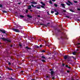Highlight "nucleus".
Segmentation results:
<instances>
[{
	"mask_svg": "<svg viewBox=\"0 0 80 80\" xmlns=\"http://www.w3.org/2000/svg\"><path fill=\"white\" fill-rule=\"evenodd\" d=\"M52 2H55V0H52Z\"/></svg>",
	"mask_w": 80,
	"mask_h": 80,
	"instance_id": "13d9d810",
	"label": "nucleus"
},
{
	"mask_svg": "<svg viewBox=\"0 0 80 80\" xmlns=\"http://www.w3.org/2000/svg\"><path fill=\"white\" fill-rule=\"evenodd\" d=\"M52 79H53V80H54V79H55V77H52Z\"/></svg>",
	"mask_w": 80,
	"mask_h": 80,
	"instance_id": "c03bdc74",
	"label": "nucleus"
},
{
	"mask_svg": "<svg viewBox=\"0 0 80 80\" xmlns=\"http://www.w3.org/2000/svg\"><path fill=\"white\" fill-rule=\"evenodd\" d=\"M27 16L28 17L30 18H32V16H30L29 15H27Z\"/></svg>",
	"mask_w": 80,
	"mask_h": 80,
	"instance_id": "0eeeda50",
	"label": "nucleus"
},
{
	"mask_svg": "<svg viewBox=\"0 0 80 80\" xmlns=\"http://www.w3.org/2000/svg\"><path fill=\"white\" fill-rule=\"evenodd\" d=\"M65 64H62V66H65Z\"/></svg>",
	"mask_w": 80,
	"mask_h": 80,
	"instance_id": "4d7b16f0",
	"label": "nucleus"
},
{
	"mask_svg": "<svg viewBox=\"0 0 80 80\" xmlns=\"http://www.w3.org/2000/svg\"><path fill=\"white\" fill-rule=\"evenodd\" d=\"M19 45L20 46V47H22V45L21 44H19Z\"/></svg>",
	"mask_w": 80,
	"mask_h": 80,
	"instance_id": "ea45409f",
	"label": "nucleus"
},
{
	"mask_svg": "<svg viewBox=\"0 0 80 80\" xmlns=\"http://www.w3.org/2000/svg\"><path fill=\"white\" fill-rule=\"evenodd\" d=\"M20 17L21 18H24V16L22 15H20Z\"/></svg>",
	"mask_w": 80,
	"mask_h": 80,
	"instance_id": "aec40b11",
	"label": "nucleus"
},
{
	"mask_svg": "<svg viewBox=\"0 0 80 80\" xmlns=\"http://www.w3.org/2000/svg\"><path fill=\"white\" fill-rule=\"evenodd\" d=\"M20 3H21V2H19L18 3V4H19V5H20Z\"/></svg>",
	"mask_w": 80,
	"mask_h": 80,
	"instance_id": "6e6d98bb",
	"label": "nucleus"
},
{
	"mask_svg": "<svg viewBox=\"0 0 80 80\" xmlns=\"http://www.w3.org/2000/svg\"><path fill=\"white\" fill-rule=\"evenodd\" d=\"M46 78H50V76H46Z\"/></svg>",
	"mask_w": 80,
	"mask_h": 80,
	"instance_id": "c756f323",
	"label": "nucleus"
},
{
	"mask_svg": "<svg viewBox=\"0 0 80 80\" xmlns=\"http://www.w3.org/2000/svg\"><path fill=\"white\" fill-rule=\"evenodd\" d=\"M0 39H2V40L4 41H7L8 42H11L10 40L6 39L4 38H0Z\"/></svg>",
	"mask_w": 80,
	"mask_h": 80,
	"instance_id": "f257e3e1",
	"label": "nucleus"
},
{
	"mask_svg": "<svg viewBox=\"0 0 80 80\" xmlns=\"http://www.w3.org/2000/svg\"><path fill=\"white\" fill-rule=\"evenodd\" d=\"M54 5L55 7H58V5H57V4H54Z\"/></svg>",
	"mask_w": 80,
	"mask_h": 80,
	"instance_id": "6ab92c4d",
	"label": "nucleus"
},
{
	"mask_svg": "<svg viewBox=\"0 0 80 80\" xmlns=\"http://www.w3.org/2000/svg\"><path fill=\"white\" fill-rule=\"evenodd\" d=\"M31 6H32V7H34V5H33V4H32V5H31Z\"/></svg>",
	"mask_w": 80,
	"mask_h": 80,
	"instance_id": "3c124183",
	"label": "nucleus"
},
{
	"mask_svg": "<svg viewBox=\"0 0 80 80\" xmlns=\"http://www.w3.org/2000/svg\"><path fill=\"white\" fill-rule=\"evenodd\" d=\"M47 25L44 24H41V23H40V25H43L44 26H45V27H48V24H50V23H48Z\"/></svg>",
	"mask_w": 80,
	"mask_h": 80,
	"instance_id": "20e7f679",
	"label": "nucleus"
},
{
	"mask_svg": "<svg viewBox=\"0 0 80 80\" xmlns=\"http://www.w3.org/2000/svg\"><path fill=\"white\" fill-rule=\"evenodd\" d=\"M68 68H69V69H70V68H71V67H68Z\"/></svg>",
	"mask_w": 80,
	"mask_h": 80,
	"instance_id": "49530a36",
	"label": "nucleus"
},
{
	"mask_svg": "<svg viewBox=\"0 0 80 80\" xmlns=\"http://www.w3.org/2000/svg\"><path fill=\"white\" fill-rule=\"evenodd\" d=\"M37 8H38L39 9H40V8L39 7H37Z\"/></svg>",
	"mask_w": 80,
	"mask_h": 80,
	"instance_id": "864d4df0",
	"label": "nucleus"
},
{
	"mask_svg": "<svg viewBox=\"0 0 80 80\" xmlns=\"http://www.w3.org/2000/svg\"><path fill=\"white\" fill-rule=\"evenodd\" d=\"M66 18H70V17L69 16H66Z\"/></svg>",
	"mask_w": 80,
	"mask_h": 80,
	"instance_id": "4c0bfd02",
	"label": "nucleus"
},
{
	"mask_svg": "<svg viewBox=\"0 0 80 80\" xmlns=\"http://www.w3.org/2000/svg\"><path fill=\"white\" fill-rule=\"evenodd\" d=\"M42 52H45V51L43 50L42 51Z\"/></svg>",
	"mask_w": 80,
	"mask_h": 80,
	"instance_id": "58836bf2",
	"label": "nucleus"
},
{
	"mask_svg": "<svg viewBox=\"0 0 80 80\" xmlns=\"http://www.w3.org/2000/svg\"><path fill=\"white\" fill-rule=\"evenodd\" d=\"M38 17H40V15H38Z\"/></svg>",
	"mask_w": 80,
	"mask_h": 80,
	"instance_id": "69168bd1",
	"label": "nucleus"
},
{
	"mask_svg": "<svg viewBox=\"0 0 80 80\" xmlns=\"http://www.w3.org/2000/svg\"><path fill=\"white\" fill-rule=\"evenodd\" d=\"M55 76H54V75H51V77H55Z\"/></svg>",
	"mask_w": 80,
	"mask_h": 80,
	"instance_id": "a19ab883",
	"label": "nucleus"
},
{
	"mask_svg": "<svg viewBox=\"0 0 80 80\" xmlns=\"http://www.w3.org/2000/svg\"><path fill=\"white\" fill-rule=\"evenodd\" d=\"M35 48H39V46L37 45H35Z\"/></svg>",
	"mask_w": 80,
	"mask_h": 80,
	"instance_id": "a211bd4d",
	"label": "nucleus"
},
{
	"mask_svg": "<svg viewBox=\"0 0 80 80\" xmlns=\"http://www.w3.org/2000/svg\"><path fill=\"white\" fill-rule=\"evenodd\" d=\"M77 10L80 11V8H78Z\"/></svg>",
	"mask_w": 80,
	"mask_h": 80,
	"instance_id": "de8ad7c7",
	"label": "nucleus"
},
{
	"mask_svg": "<svg viewBox=\"0 0 80 80\" xmlns=\"http://www.w3.org/2000/svg\"><path fill=\"white\" fill-rule=\"evenodd\" d=\"M71 5H73V4H72V3L71 2L70 3Z\"/></svg>",
	"mask_w": 80,
	"mask_h": 80,
	"instance_id": "e2e57ef3",
	"label": "nucleus"
},
{
	"mask_svg": "<svg viewBox=\"0 0 80 80\" xmlns=\"http://www.w3.org/2000/svg\"><path fill=\"white\" fill-rule=\"evenodd\" d=\"M0 31L3 33H5L6 34V31H5V30L3 29H0Z\"/></svg>",
	"mask_w": 80,
	"mask_h": 80,
	"instance_id": "7ed1b4c3",
	"label": "nucleus"
},
{
	"mask_svg": "<svg viewBox=\"0 0 80 80\" xmlns=\"http://www.w3.org/2000/svg\"><path fill=\"white\" fill-rule=\"evenodd\" d=\"M67 72H68V73H69L70 72V71H67Z\"/></svg>",
	"mask_w": 80,
	"mask_h": 80,
	"instance_id": "5fc2aeb1",
	"label": "nucleus"
},
{
	"mask_svg": "<svg viewBox=\"0 0 80 80\" xmlns=\"http://www.w3.org/2000/svg\"><path fill=\"white\" fill-rule=\"evenodd\" d=\"M45 42V44L46 45H48V42H46L45 41H44Z\"/></svg>",
	"mask_w": 80,
	"mask_h": 80,
	"instance_id": "b1692460",
	"label": "nucleus"
},
{
	"mask_svg": "<svg viewBox=\"0 0 80 80\" xmlns=\"http://www.w3.org/2000/svg\"><path fill=\"white\" fill-rule=\"evenodd\" d=\"M61 6L63 8H65V4H61Z\"/></svg>",
	"mask_w": 80,
	"mask_h": 80,
	"instance_id": "6e6552de",
	"label": "nucleus"
},
{
	"mask_svg": "<svg viewBox=\"0 0 80 80\" xmlns=\"http://www.w3.org/2000/svg\"><path fill=\"white\" fill-rule=\"evenodd\" d=\"M63 12H66V11L65 10H63Z\"/></svg>",
	"mask_w": 80,
	"mask_h": 80,
	"instance_id": "09e8293b",
	"label": "nucleus"
},
{
	"mask_svg": "<svg viewBox=\"0 0 80 80\" xmlns=\"http://www.w3.org/2000/svg\"><path fill=\"white\" fill-rule=\"evenodd\" d=\"M40 3L42 4V5H43V6H45V3H44L43 2H41Z\"/></svg>",
	"mask_w": 80,
	"mask_h": 80,
	"instance_id": "9b49d317",
	"label": "nucleus"
},
{
	"mask_svg": "<svg viewBox=\"0 0 80 80\" xmlns=\"http://www.w3.org/2000/svg\"><path fill=\"white\" fill-rule=\"evenodd\" d=\"M78 45H80V43H78Z\"/></svg>",
	"mask_w": 80,
	"mask_h": 80,
	"instance_id": "774afa93",
	"label": "nucleus"
},
{
	"mask_svg": "<svg viewBox=\"0 0 80 80\" xmlns=\"http://www.w3.org/2000/svg\"><path fill=\"white\" fill-rule=\"evenodd\" d=\"M68 2L69 3H70L71 2H70V1L69 0L68 1Z\"/></svg>",
	"mask_w": 80,
	"mask_h": 80,
	"instance_id": "c9c22d12",
	"label": "nucleus"
},
{
	"mask_svg": "<svg viewBox=\"0 0 80 80\" xmlns=\"http://www.w3.org/2000/svg\"><path fill=\"white\" fill-rule=\"evenodd\" d=\"M51 13H54V11H51Z\"/></svg>",
	"mask_w": 80,
	"mask_h": 80,
	"instance_id": "e433bc0d",
	"label": "nucleus"
},
{
	"mask_svg": "<svg viewBox=\"0 0 80 80\" xmlns=\"http://www.w3.org/2000/svg\"><path fill=\"white\" fill-rule=\"evenodd\" d=\"M28 12V10H26V12L27 13V12Z\"/></svg>",
	"mask_w": 80,
	"mask_h": 80,
	"instance_id": "79ce46f5",
	"label": "nucleus"
},
{
	"mask_svg": "<svg viewBox=\"0 0 80 80\" xmlns=\"http://www.w3.org/2000/svg\"><path fill=\"white\" fill-rule=\"evenodd\" d=\"M49 3H50V4H52V2L51 1H49Z\"/></svg>",
	"mask_w": 80,
	"mask_h": 80,
	"instance_id": "473e14b6",
	"label": "nucleus"
},
{
	"mask_svg": "<svg viewBox=\"0 0 80 80\" xmlns=\"http://www.w3.org/2000/svg\"><path fill=\"white\" fill-rule=\"evenodd\" d=\"M51 75H53V74H54V72H53V71H51Z\"/></svg>",
	"mask_w": 80,
	"mask_h": 80,
	"instance_id": "dca6fc26",
	"label": "nucleus"
},
{
	"mask_svg": "<svg viewBox=\"0 0 80 80\" xmlns=\"http://www.w3.org/2000/svg\"><path fill=\"white\" fill-rule=\"evenodd\" d=\"M61 39H62V40L63 39V37H61Z\"/></svg>",
	"mask_w": 80,
	"mask_h": 80,
	"instance_id": "052dcab7",
	"label": "nucleus"
},
{
	"mask_svg": "<svg viewBox=\"0 0 80 80\" xmlns=\"http://www.w3.org/2000/svg\"><path fill=\"white\" fill-rule=\"evenodd\" d=\"M9 79L10 80H15V79L12 78V77H11V78H9Z\"/></svg>",
	"mask_w": 80,
	"mask_h": 80,
	"instance_id": "ddd939ff",
	"label": "nucleus"
},
{
	"mask_svg": "<svg viewBox=\"0 0 80 80\" xmlns=\"http://www.w3.org/2000/svg\"><path fill=\"white\" fill-rule=\"evenodd\" d=\"M8 64L9 65H11V63H10V62H9Z\"/></svg>",
	"mask_w": 80,
	"mask_h": 80,
	"instance_id": "a18cd8bd",
	"label": "nucleus"
},
{
	"mask_svg": "<svg viewBox=\"0 0 80 80\" xmlns=\"http://www.w3.org/2000/svg\"><path fill=\"white\" fill-rule=\"evenodd\" d=\"M41 7L42 8H44V9L45 8L43 6H41Z\"/></svg>",
	"mask_w": 80,
	"mask_h": 80,
	"instance_id": "bb28decb",
	"label": "nucleus"
},
{
	"mask_svg": "<svg viewBox=\"0 0 80 80\" xmlns=\"http://www.w3.org/2000/svg\"><path fill=\"white\" fill-rule=\"evenodd\" d=\"M76 21H79V22L80 21V19H76Z\"/></svg>",
	"mask_w": 80,
	"mask_h": 80,
	"instance_id": "72a5a7b5",
	"label": "nucleus"
},
{
	"mask_svg": "<svg viewBox=\"0 0 80 80\" xmlns=\"http://www.w3.org/2000/svg\"><path fill=\"white\" fill-rule=\"evenodd\" d=\"M41 58L42 59H46V58H45L44 56H42Z\"/></svg>",
	"mask_w": 80,
	"mask_h": 80,
	"instance_id": "4468645a",
	"label": "nucleus"
},
{
	"mask_svg": "<svg viewBox=\"0 0 80 80\" xmlns=\"http://www.w3.org/2000/svg\"><path fill=\"white\" fill-rule=\"evenodd\" d=\"M66 67H67V68H68V65H66Z\"/></svg>",
	"mask_w": 80,
	"mask_h": 80,
	"instance_id": "37998d69",
	"label": "nucleus"
},
{
	"mask_svg": "<svg viewBox=\"0 0 80 80\" xmlns=\"http://www.w3.org/2000/svg\"><path fill=\"white\" fill-rule=\"evenodd\" d=\"M77 47H78V48H80V46H78Z\"/></svg>",
	"mask_w": 80,
	"mask_h": 80,
	"instance_id": "bf43d9fd",
	"label": "nucleus"
},
{
	"mask_svg": "<svg viewBox=\"0 0 80 80\" xmlns=\"http://www.w3.org/2000/svg\"><path fill=\"white\" fill-rule=\"evenodd\" d=\"M73 2H74V3H78V2L77 1H74Z\"/></svg>",
	"mask_w": 80,
	"mask_h": 80,
	"instance_id": "393cba45",
	"label": "nucleus"
},
{
	"mask_svg": "<svg viewBox=\"0 0 80 80\" xmlns=\"http://www.w3.org/2000/svg\"><path fill=\"white\" fill-rule=\"evenodd\" d=\"M41 61H42V62H45V60H43V59L41 60Z\"/></svg>",
	"mask_w": 80,
	"mask_h": 80,
	"instance_id": "cd10ccee",
	"label": "nucleus"
},
{
	"mask_svg": "<svg viewBox=\"0 0 80 80\" xmlns=\"http://www.w3.org/2000/svg\"><path fill=\"white\" fill-rule=\"evenodd\" d=\"M40 66L41 67H42V65L41 64H40Z\"/></svg>",
	"mask_w": 80,
	"mask_h": 80,
	"instance_id": "338daca9",
	"label": "nucleus"
},
{
	"mask_svg": "<svg viewBox=\"0 0 80 80\" xmlns=\"http://www.w3.org/2000/svg\"><path fill=\"white\" fill-rule=\"evenodd\" d=\"M0 7H1V8H2V7H3V6L2 5L0 4Z\"/></svg>",
	"mask_w": 80,
	"mask_h": 80,
	"instance_id": "7c9ffc66",
	"label": "nucleus"
},
{
	"mask_svg": "<svg viewBox=\"0 0 80 80\" xmlns=\"http://www.w3.org/2000/svg\"><path fill=\"white\" fill-rule=\"evenodd\" d=\"M30 3H32V4H37V3L34 1L31 2Z\"/></svg>",
	"mask_w": 80,
	"mask_h": 80,
	"instance_id": "423d86ee",
	"label": "nucleus"
},
{
	"mask_svg": "<svg viewBox=\"0 0 80 80\" xmlns=\"http://www.w3.org/2000/svg\"><path fill=\"white\" fill-rule=\"evenodd\" d=\"M69 10L70 11H71V12H74V11H73L72 9H70V10Z\"/></svg>",
	"mask_w": 80,
	"mask_h": 80,
	"instance_id": "a878e982",
	"label": "nucleus"
},
{
	"mask_svg": "<svg viewBox=\"0 0 80 80\" xmlns=\"http://www.w3.org/2000/svg\"><path fill=\"white\" fill-rule=\"evenodd\" d=\"M16 26H17V28H19V29H22L21 27H20V26H18V25H16Z\"/></svg>",
	"mask_w": 80,
	"mask_h": 80,
	"instance_id": "1a4fd4ad",
	"label": "nucleus"
},
{
	"mask_svg": "<svg viewBox=\"0 0 80 80\" xmlns=\"http://www.w3.org/2000/svg\"><path fill=\"white\" fill-rule=\"evenodd\" d=\"M68 55H66L64 56V59H65V60H67V59L68 58Z\"/></svg>",
	"mask_w": 80,
	"mask_h": 80,
	"instance_id": "39448f33",
	"label": "nucleus"
},
{
	"mask_svg": "<svg viewBox=\"0 0 80 80\" xmlns=\"http://www.w3.org/2000/svg\"><path fill=\"white\" fill-rule=\"evenodd\" d=\"M2 12L3 13H7V12L5 11H3L2 10Z\"/></svg>",
	"mask_w": 80,
	"mask_h": 80,
	"instance_id": "4be33fe9",
	"label": "nucleus"
},
{
	"mask_svg": "<svg viewBox=\"0 0 80 80\" xmlns=\"http://www.w3.org/2000/svg\"><path fill=\"white\" fill-rule=\"evenodd\" d=\"M25 48H26L27 50H30L31 49V48H28L27 46Z\"/></svg>",
	"mask_w": 80,
	"mask_h": 80,
	"instance_id": "2eb2a0df",
	"label": "nucleus"
},
{
	"mask_svg": "<svg viewBox=\"0 0 80 80\" xmlns=\"http://www.w3.org/2000/svg\"><path fill=\"white\" fill-rule=\"evenodd\" d=\"M42 45H40V46L39 47H42Z\"/></svg>",
	"mask_w": 80,
	"mask_h": 80,
	"instance_id": "8fccbe9b",
	"label": "nucleus"
},
{
	"mask_svg": "<svg viewBox=\"0 0 80 80\" xmlns=\"http://www.w3.org/2000/svg\"><path fill=\"white\" fill-rule=\"evenodd\" d=\"M71 58V57H70V56H69L68 55V58Z\"/></svg>",
	"mask_w": 80,
	"mask_h": 80,
	"instance_id": "2f4dec72",
	"label": "nucleus"
},
{
	"mask_svg": "<svg viewBox=\"0 0 80 80\" xmlns=\"http://www.w3.org/2000/svg\"><path fill=\"white\" fill-rule=\"evenodd\" d=\"M56 12H57V13H55V15H58L59 14V13H58V12L57 11Z\"/></svg>",
	"mask_w": 80,
	"mask_h": 80,
	"instance_id": "f3484780",
	"label": "nucleus"
},
{
	"mask_svg": "<svg viewBox=\"0 0 80 80\" xmlns=\"http://www.w3.org/2000/svg\"><path fill=\"white\" fill-rule=\"evenodd\" d=\"M28 9H31L32 8V6L31 5H29L28 6Z\"/></svg>",
	"mask_w": 80,
	"mask_h": 80,
	"instance_id": "f8f14e48",
	"label": "nucleus"
},
{
	"mask_svg": "<svg viewBox=\"0 0 80 80\" xmlns=\"http://www.w3.org/2000/svg\"><path fill=\"white\" fill-rule=\"evenodd\" d=\"M12 30L13 31H14V32H20V31L18 29L13 28L12 29Z\"/></svg>",
	"mask_w": 80,
	"mask_h": 80,
	"instance_id": "f03ea898",
	"label": "nucleus"
},
{
	"mask_svg": "<svg viewBox=\"0 0 80 80\" xmlns=\"http://www.w3.org/2000/svg\"><path fill=\"white\" fill-rule=\"evenodd\" d=\"M54 12H57V10L56 9H54Z\"/></svg>",
	"mask_w": 80,
	"mask_h": 80,
	"instance_id": "603ef678",
	"label": "nucleus"
},
{
	"mask_svg": "<svg viewBox=\"0 0 80 80\" xmlns=\"http://www.w3.org/2000/svg\"><path fill=\"white\" fill-rule=\"evenodd\" d=\"M71 57H72V58H73L74 59V60H76V58L75 57H74L73 56H72Z\"/></svg>",
	"mask_w": 80,
	"mask_h": 80,
	"instance_id": "412c9836",
	"label": "nucleus"
},
{
	"mask_svg": "<svg viewBox=\"0 0 80 80\" xmlns=\"http://www.w3.org/2000/svg\"><path fill=\"white\" fill-rule=\"evenodd\" d=\"M77 53V52L75 51L74 52H72V54H73L74 55H76V53Z\"/></svg>",
	"mask_w": 80,
	"mask_h": 80,
	"instance_id": "9d476101",
	"label": "nucleus"
},
{
	"mask_svg": "<svg viewBox=\"0 0 80 80\" xmlns=\"http://www.w3.org/2000/svg\"><path fill=\"white\" fill-rule=\"evenodd\" d=\"M57 31L58 32H60V29H58Z\"/></svg>",
	"mask_w": 80,
	"mask_h": 80,
	"instance_id": "f704fd0d",
	"label": "nucleus"
},
{
	"mask_svg": "<svg viewBox=\"0 0 80 80\" xmlns=\"http://www.w3.org/2000/svg\"><path fill=\"white\" fill-rule=\"evenodd\" d=\"M66 4H67V5H68L69 6H70V4L69 3H68V2H66Z\"/></svg>",
	"mask_w": 80,
	"mask_h": 80,
	"instance_id": "c85d7f7f",
	"label": "nucleus"
},
{
	"mask_svg": "<svg viewBox=\"0 0 80 80\" xmlns=\"http://www.w3.org/2000/svg\"><path fill=\"white\" fill-rule=\"evenodd\" d=\"M12 46H13V45H11V47H12Z\"/></svg>",
	"mask_w": 80,
	"mask_h": 80,
	"instance_id": "0e129e2a",
	"label": "nucleus"
},
{
	"mask_svg": "<svg viewBox=\"0 0 80 80\" xmlns=\"http://www.w3.org/2000/svg\"><path fill=\"white\" fill-rule=\"evenodd\" d=\"M49 70L50 71H52V69H49Z\"/></svg>",
	"mask_w": 80,
	"mask_h": 80,
	"instance_id": "680f3d73",
	"label": "nucleus"
},
{
	"mask_svg": "<svg viewBox=\"0 0 80 80\" xmlns=\"http://www.w3.org/2000/svg\"><path fill=\"white\" fill-rule=\"evenodd\" d=\"M7 68L8 70H13V69H12L11 68Z\"/></svg>",
	"mask_w": 80,
	"mask_h": 80,
	"instance_id": "5701e85b",
	"label": "nucleus"
}]
</instances>
